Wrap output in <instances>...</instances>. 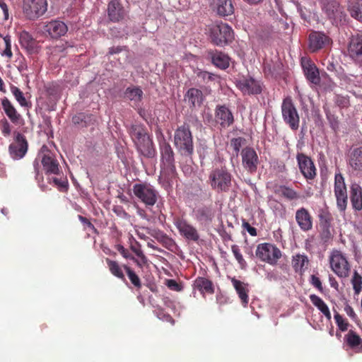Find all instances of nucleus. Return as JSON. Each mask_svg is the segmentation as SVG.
<instances>
[{"label": "nucleus", "instance_id": "obj_1", "mask_svg": "<svg viewBox=\"0 0 362 362\" xmlns=\"http://www.w3.org/2000/svg\"><path fill=\"white\" fill-rule=\"evenodd\" d=\"M131 137L138 152L146 158H153L156 151L152 139L141 126L133 125L130 131Z\"/></svg>", "mask_w": 362, "mask_h": 362}, {"label": "nucleus", "instance_id": "obj_2", "mask_svg": "<svg viewBox=\"0 0 362 362\" xmlns=\"http://www.w3.org/2000/svg\"><path fill=\"white\" fill-rule=\"evenodd\" d=\"M174 145L181 155L185 156L192 155L193 138L188 125L183 124L177 128L174 134Z\"/></svg>", "mask_w": 362, "mask_h": 362}, {"label": "nucleus", "instance_id": "obj_3", "mask_svg": "<svg viewBox=\"0 0 362 362\" xmlns=\"http://www.w3.org/2000/svg\"><path fill=\"white\" fill-rule=\"evenodd\" d=\"M209 184L217 192H227L232 186V175L225 167L215 168L209 173Z\"/></svg>", "mask_w": 362, "mask_h": 362}, {"label": "nucleus", "instance_id": "obj_4", "mask_svg": "<svg viewBox=\"0 0 362 362\" xmlns=\"http://www.w3.org/2000/svg\"><path fill=\"white\" fill-rule=\"evenodd\" d=\"M329 263L332 271L339 278L345 279L351 272V264L346 253L339 250H332L329 255Z\"/></svg>", "mask_w": 362, "mask_h": 362}, {"label": "nucleus", "instance_id": "obj_5", "mask_svg": "<svg viewBox=\"0 0 362 362\" xmlns=\"http://www.w3.org/2000/svg\"><path fill=\"white\" fill-rule=\"evenodd\" d=\"M208 33L211 42L217 46H223L233 39L231 27L222 22L209 25Z\"/></svg>", "mask_w": 362, "mask_h": 362}, {"label": "nucleus", "instance_id": "obj_6", "mask_svg": "<svg viewBox=\"0 0 362 362\" xmlns=\"http://www.w3.org/2000/svg\"><path fill=\"white\" fill-rule=\"evenodd\" d=\"M160 173L168 178L173 177L175 173L174 153L170 145L163 139L160 142Z\"/></svg>", "mask_w": 362, "mask_h": 362}, {"label": "nucleus", "instance_id": "obj_7", "mask_svg": "<svg viewBox=\"0 0 362 362\" xmlns=\"http://www.w3.org/2000/svg\"><path fill=\"white\" fill-rule=\"evenodd\" d=\"M135 197L146 206H153L158 197V192L148 183H138L133 187Z\"/></svg>", "mask_w": 362, "mask_h": 362}, {"label": "nucleus", "instance_id": "obj_8", "mask_svg": "<svg viewBox=\"0 0 362 362\" xmlns=\"http://www.w3.org/2000/svg\"><path fill=\"white\" fill-rule=\"evenodd\" d=\"M281 115L284 122L293 131L299 128L300 117L291 98H285L281 104Z\"/></svg>", "mask_w": 362, "mask_h": 362}, {"label": "nucleus", "instance_id": "obj_9", "mask_svg": "<svg viewBox=\"0 0 362 362\" xmlns=\"http://www.w3.org/2000/svg\"><path fill=\"white\" fill-rule=\"evenodd\" d=\"M23 12L29 20H36L47 10V0H23Z\"/></svg>", "mask_w": 362, "mask_h": 362}, {"label": "nucleus", "instance_id": "obj_10", "mask_svg": "<svg viewBox=\"0 0 362 362\" xmlns=\"http://www.w3.org/2000/svg\"><path fill=\"white\" fill-rule=\"evenodd\" d=\"M256 255L262 261L276 264L281 257V250L274 245L262 243L257 246Z\"/></svg>", "mask_w": 362, "mask_h": 362}, {"label": "nucleus", "instance_id": "obj_11", "mask_svg": "<svg viewBox=\"0 0 362 362\" xmlns=\"http://www.w3.org/2000/svg\"><path fill=\"white\" fill-rule=\"evenodd\" d=\"M334 195L337 207L341 211H344L347 204V192L344 178L340 172L336 173L334 176Z\"/></svg>", "mask_w": 362, "mask_h": 362}, {"label": "nucleus", "instance_id": "obj_12", "mask_svg": "<svg viewBox=\"0 0 362 362\" xmlns=\"http://www.w3.org/2000/svg\"><path fill=\"white\" fill-rule=\"evenodd\" d=\"M174 225L179 231L181 236L186 240L193 242H198L199 234L197 228L188 223L185 219L177 218L174 221Z\"/></svg>", "mask_w": 362, "mask_h": 362}, {"label": "nucleus", "instance_id": "obj_13", "mask_svg": "<svg viewBox=\"0 0 362 362\" xmlns=\"http://www.w3.org/2000/svg\"><path fill=\"white\" fill-rule=\"evenodd\" d=\"M28 146L25 137L21 133H16L13 141L9 145V153L13 159H21L27 153Z\"/></svg>", "mask_w": 362, "mask_h": 362}, {"label": "nucleus", "instance_id": "obj_14", "mask_svg": "<svg viewBox=\"0 0 362 362\" xmlns=\"http://www.w3.org/2000/svg\"><path fill=\"white\" fill-rule=\"evenodd\" d=\"M39 156L42 158V165L47 173H59L58 161L55 158L54 153L49 150L47 146L43 145L42 146Z\"/></svg>", "mask_w": 362, "mask_h": 362}, {"label": "nucleus", "instance_id": "obj_15", "mask_svg": "<svg viewBox=\"0 0 362 362\" xmlns=\"http://www.w3.org/2000/svg\"><path fill=\"white\" fill-rule=\"evenodd\" d=\"M240 155L243 167L250 173H255L259 163V158L255 149L245 147L242 150Z\"/></svg>", "mask_w": 362, "mask_h": 362}, {"label": "nucleus", "instance_id": "obj_16", "mask_svg": "<svg viewBox=\"0 0 362 362\" xmlns=\"http://www.w3.org/2000/svg\"><path fill=\"white\" fill-rule=\"evenodd\" d=\"M235 83L244 95H257L262 92L261 83L252 77H243L237 80Z\"/></svg>", "mask_w": 362, "mask_h": 362}, {"label": "nucleus", "instance_id": "obj_17", "mask_svg": "<svg viewBox=\"0 0 362 362\" xmlns=\"http://www.w3.org/2000/svg\"><path fill=\"white\" fill-rule=\"evenodd\" d=\"M215 121L222 128L229 127L234 122L231 110L226 105H217L215 110Z\"/></svg>", "mask_w": 362, "mask_h": 362}, {"label": "nucleus", "instance_id": "obj_18", "mask_svg": "<svg viewBox=\"0 0 362 362\" xmlns=\"http://www.w3.org/2000/svg\"><path fill=\"white\" fill-rule=\"evenodd\" d=\"M297 160L301 173L306 179H313L316 175V168L313 160L303 153L297 155Z\"/></svg>", "mask_w": 362, "mask_h": 362}, {"label": "nucleus", "instance_id": "obj_19", "mask_svg": "<svg viewBox=\"0 0 362 362\" xmlns=\"http://www.w3.org/2000/svg\"><path fill=\"white\" fill-rule=\"evenodd\" d=\"M322 11L332 23L341 21L343 11L337 1L334 0H325L322 3Z\"/></svg>", "mask_w": 362, "mask_h": 362}, {"label": "nucleus", "instance_id": "obj_20", "mask_svg": "<svg viewBox=\"0 0 362 362\" xmlns=\"http://www.w3.org/2000/svg\"><path fill=\"white\" fill-rule=\"evenodd\" d=\"M301 66L306 78L313 84L320 83V74L315 64L307 57L301 58Z\"/></svg>", "mask_w": 362, "mask_h": 362}, {"label": "nucleus", "instance_id": "obj_21", "mask_svg": "<svg viewBox=\"0 0 362 362\" xmlns=\"http://www.w3.org/2000/svg\"><path fill=\"white\" fill-rule=\"evenodd\" d=\"M205 97L204 93L200 89L190 88L185 94L184 98L191 107L199 108L204 103Z\"/></svg>", "mask_w": 362, "mask_h": 362}, {"label": "nucleus", "instance_id": "obj_22", "mask_svg": "<svg viewBox=\"0 0 362 362\" xmlns=\"http://www.w3.org/2000/svg\"><path fill=\"white\" fill-rule=\"evenodd\" d=\"M295 218L301 230L309 231L313 228V218L305 208L298 209L296 212Z\"/></svg>", "mask_w": 362, "mask_h": 362}, {"label": "nucleus", "instance_id": "obj_23", "mask_svg": "<svg viewBox=\"0 0 362 362\" xmlns=\"http://www.w3.org/2000/svg\"><path fill=\"white\" fill-rule=\"evenodd\" d=\"M347 164L353 171H362V146L351 149L347 155Z\"/></svg>", "mask_w": 362, "mask_h": 362}, {"label": "nucleus", "instance_id": "obj_24", "mask_svg": "<svg viewBox=\"0 0 362 362\" xmlns=\"http://www.w3.org/2000/svg\"><path fill=\"white\" fill-rule=\"evenodd\" d=\"M211 7L221 17L228 16L234 13L232 0H213Z\"/></svg>", "mask_w": 362, "mask_h": 362}, {"label": "nucleus", "instance_id": "obj_25", "mask_svg": "<svg viewBox=\"0 0 362 362\" xmlns=\"http://www.w3.org/2000/svg\"><path fill=\"white\" fill-rule=\"evenodd\" d=\"M330 42L329 37L323 33L313 32L309 35V49L311 52H316Z\"/></svg>", "mask_w": 362, "mask_h": 362}, {"label": "nucleus", "instance_id": "obj_26", "mask_svg": "<svg viewBox=\"0 0 362 362\" xmlns=\"http://www.w3.org/2000/svg\"><path fill=\"white\" fill-rule=\"evenodd\" d=\"M68 30L66 25L60 21H52L45 25V31L52 38L64 35Z\"/></svg>", "mask_w": 362, "mask_h": 362}, {"label": "nucleus", "instance_id": "obj_27", "mask_svg": "<svg viewBox=\"0 0 362 362\" xmlns=\"http://www.w3.org/2000/svg\"><path fill=\"white\" fill-rule=\"evenodd\" d=\"M107 14L110 20L113 22H118L124 18V10L117 0H111L109 2Z\"/></svg>", "mask_w": 362, "mask_h": 362}, {"label": "nucleus", "instance_id": "obj_28", "mask_svg": "<svg viewBox=\"0 0 362 362\" xmlns=\"http://www.w3.org/2000/svg\"><path fill=\"white\" fill-rule=\"evenodd\" d=\"M350 199L354 210L362 211V189L358 184H352L350 190Z\"/></svg>", "mask_w": 362, "mask_h": 362}, {"label": "nucleus", "instance_id": "obj_29", "mask_svg": "<svg viewBox=\"0 0 362 362\" xmlns=\"http://www.w3.org/2000/svg\"><path fill=\"white\" fill-rule=\"evenodd\" d=\"M1 105L6 115L10 120L13 124H20L22 120L21 116L7 98L2 99Z\"/></svg>", "mask_w": 362, "mask_h": 362}, {"label": "nucleus", "instance_id": "obj_30", "mask_svg": "<svg viewBox=\"0 0 362 362\" xmlns=\"http://www.w3.org/2000/svg\"><path fill=\"white\" fill-rule=\"evenodd\" d=\"M231 282L233 286H234L236 292L238 294L239 298L242 301V304L244 307H246L248 303V292L249 290L247 288V284L235 279H231Z\"/></svg>", "mask_w": 362, "mask_h": 362}, {"label": "nucleus", "instance_id": "obj_31", "mask_svg": "<svg viewBox=\"0 0 362 362\" xmlns=\"http://www.w3.org/2000/svg\"><path fill=\"white\" fill-rule=\"evenodd\" d=\"M349 53L352 58L362 60V35L351 39L349 43Z\"/></svg>", "mask_w": 362, "mask_h": 362}, {"label": "nucleus", "instance_id": "obj_32", "mask_svg": "<svg viewBox=\"0 0 362 362\" xmlns=\"http://www.w3.org/2000/svg\"><path fill=\"white\" fill-rule=\"evenodd\" d=\"M309 298L311 303L322 313L327 320L330 321L332 318L331 313L325 302L315 294L310 295Z\"/></svg>", "mask_w": 362, "mask_h": 362}, {"label": "nucleus", "instance_id": "obj_33", "mask_svg": "<svg viewBox=\"0 0 362 362\" xmlns=\"http://www.w3.org/2000/svg\"><path fill=\"white\" fill-rule=\"evenodd\" d=\"M19 42L22 47L25 48L29 52L36 51V42L33 37L26 31H23L19 35Z\"/></svg>", "mask_w": 362, "mask_h": 362}, {"label": "nucleus", "instance_id": "obj_34", "mask_svg": "<svg viewBox=\"0 0 362 362\" xmlns=\"http://www.w3.org/2000/svg\"><path fill=\"white\" fill-rule=\"evenodd\" d=\"M194 288L199 291L203 295L213 293L214 291L211 281L204 277H198L195 279Z\"/></svg>", "mask_w": 362, "mask_h": 362}, {"label": "nucleus", "instance_id": "obj_35", "mask_svg": "<svg viewBox=\"0 0 362 362\" xmlns=\"http://www.w3.org/2000/svg\"><path fill=\"white\" fill-rule=\"evenodd\" d=\"M212 63L216 67L226 69L229 66L230 58L228 55L221 52H215L211 56Z\"/></svg>", "mask_w": 362, "mask_h": 362}, {"label": "nucleus", "instance_id": "obj_36", "mask_svg": "<svg viewBox=\"0 0 362 362\" xmlns=\"http://www.w3.org/2000/svg\"><path fill=\"white\" fill-rule=\"evenodd\" d=\"M129 244L131 250L139 257L138 259L141 263L142 267L143 265L147 263L148 259L141 250V244L133 237L129 238Z\"/></svg>", "mask_w": 362, "mask_h": 362}, {"label": "nucleus", "instance_id": "obj_37", "mask_svg": "<svg viewBox=\"0 0 362 362\" xmlns=\"http://www.w3.org/2000/svg\"><path fill=\"white\" fill-rule=\"evenodd\" d=\"M308 263V258L305 255L296 254L292 257V266L296 272H302Z\"/></svg>", "mask_w": 362, "mask_h": 362}, {"label": "nucleus", "instance_id": "obj_38", "mask_svg": "<svg viewBox=\"0 0 362 362\" xmlns=\"http://www.w3.org/2000/svg\"><path fill=\"white\" fill-rule=\"evenodd\" d=\"M276 193H278L285 197L286 199L292 201L299 198V195L293 189L286 185H280L276 189Z\"/></svg>", "mask_w": 362, "mask_h": 362}, {"label": "nucleus", "instance_id": "obj_39", "mask_svg": "<svg viewBox=\"0 0 362 362\" xmlns=\"http://www.w3.org/2000/svg\"><path fill=\"white\" fill-rule=\"evenodd\" d=\"M345 339L351 348H362V339L355 332L350 330L345 336Z\"/></svg>", "mask_w": 362, "mask_h": 362}, {"label": "nucleus", "instance_id": "obj_40", "mask_svg": "<svg viewBox=\"0 0 362 362\" xmlns=\"http://www.w3.org/2000/svg\"><path fill=\"white\" fill-rule=\"evenodd\" d=\"M349 9L353 18L362 22V0H353Z\"/></svg>", "mask_w": 362, "mask_h": 362}, {"label": "nucleus", "instance_id": "obj_41", "mask_svg": "<svg viewBox=\"0 0 362 362\" xmlns=\"http://www.w3.org/2000/svg\"><path fill=\"white\" fill-rule=\"evenodd\" d=\"M105 261L110 269V272L112 275L122 280L125 279L122 268L116 261L111 260L110 259L108 258H107Z\"/></svg>", "mask_w": 362, "mask_h": 362}, {"label": "nucleus", "instance_id": "obj_42", "mask_svg": "<svg viewBox=\"0 0 362 362\" xmlns=\"http://www.w3.org/2000/svg\"><path fill=\"white\" fill-rule=\"evenodd\" d=\"M194 212L195 219L199 222L204 223L211 220L212 214L208 208L198 209Z\"/></svg>", "mask_w": 362, "mask_h": 362}, {"label": "nucleus", "instance_id": "obj_43", "mask_svg": "<svg viewBox=\"0 0 362 362\" xmlns=\"http://www.w3.org/2000/svg\"><path fill=\"white\" fill-rule=\"evenodd\" d=\"M126 97L135 103L140 102L143 96V91L139 87L128 88L125 92Z\"/></svg>", "mask_w": 362, "mask_h": 362}, {"label": "nucleus", "instance_id": "obj_44", "mask_svg": "<svg viewBox=\"0 0 362 362\" xmlns=\"http://www.w3.org/2000/svg\"><path fill=\"white\" fill-rule=\"evenodd\" d=\"M334 318L337 324V326L340 331L346 332L348 330L349 324L347 320L336 310H334Z\"/></svg>", "mask_w": 362, "mask_h": 362}, {"label": "nucleus", "instance_id": "obj_45", "mask_svg": "<svg viewBox=\"0 0 362 362\" xmlns=\"http://www.w3.org/2000/svg\"><path fill=\"white\" fill-rule=\"evenodd\" d=\"M231 251H232L235 259L238 262L240 267L243 269H245L247 267V262L244 259V258L241 254L240 247L237 245H233L231 246Z\"/></svg>", "mask_w": 362, "mask_h": 362}, {"label": "nucleus", "instance_id": "obj_46", "mask_svg": "<svg viewBox=\"0 0 362 362\" xmlns=\"http://www.w3.org/2000/svg\"><path fill=\"white\" fill-rule=\"evenodd\" d=\"M351 284L356 295H358L362 289V277L355 271L351 279Z\"/></svg>", "mask_w": 362, "mask_h": 362}, {"label": "nucleus", "instance_id": "obj_47", "mask_svg": "<svg viewBox=\"0 0 362 362\" xmlns=\"http://www.w3.org/2000/svg\"><path fill=\"white\" fill-rule=\"evenodd\" d=\"M11 92L15 97L16 100L22 107H28V103L27 102L23 92L17 87H13Z\"/></svg>", "mask_w": 362, "mask_h": 362}, {"label": "nucleus", "instance_id": "obj_48", "mask_svg": "<svg viewBox=\"0 0 362 362\" xmlns=\"http://www.w3.org/2000/svg\"><path fill=\"white\" fill-rule=\"evenodd\" d=\"M131 282L136 287L141 286V281L136 273L128 266H123Z\"/></svg>", "mask_w": 362, "mask_h": 362}, {"label": "nucleus", "instance_id": "obj_49", "mask_svg": "<svg viewBox=\"0 0 362 362\" xmlns=\"http://www.w3.org/2000/svg\"><path fill=\"white\" fill-rule=\"evenodd\" d=\"M145 229L148 235L160 242L165 241V239H168L167 235L160 230L149 228Z\"/></svg>", "mask_w": 362, "mask_h": 362}, {"label": "nucleus", "instance_id": "obj_50", "mask_svg": "<svg viewBox=\"0 0 362 362\" xmlns=\"http://www.w3.org/2000/svg\"><path fill=\"white\" fill-rule=\"evenodd\" d=\"M118 251L119 253L126 259H130L132 261H134L136 265L139 267H141V263H140V261L135 258L134 256H132L129 251L124 248L122 245H119L117 247Z\"/></svg>", "mask_w": 362, "mask_h": 362}, {"label": "nucleus", "instance_id": "obj_51", "mask_svg": "<svg viewBox=\"0 0 362 362\" xmlns=\"http://www.w3.org/2000/svg\"><path fill=\"white\" fill-rule=\"evenodd\" d=\"M0 124H1V130L2 134L6 137L10 136V134L11 133V124L7 121V119H1Z\"/></svg>", "mask_w": 362, "mask_h": 362}, {"label": "nucleus", "instance_id": "obj_52", "mask_svg": "<svg viewBox=\"0 0 362 362\" xmlns=\"http://www.w3.org/2000/svg\"><path fill=\"white\" fill-rule=\"evenodd\" d=\"M166 286L168 288L175 291H181L183 289V286L174 279L167 280Z\"/></svg>", "mask_w": 362, "mask_h": 362}, {"label": "nucleus", "instance_id": "obj_53", "mask_svg": "<svg viewBox=\"0 0 362 362\" xmlns=\"http://www.w3.org/2000/svg\"><path fill=\"white\" fill-rule=\"evenodd\" d=\"M344 311L346 313V315L356 323H357L358 320V317L354 310L353 308L349 305V304H346L344 307Z\"/></svg>", "mask_w": 362, "mask_h": 362}, {"label": "nucleus", "instance_id": "obj_54", "mask_svg": "<svg viewBox=\"0 0 362 362\" xmlns=\"http://www.w3.org/2000/svg\"><path fill=\"white\" fill-rule=\"evenodd\" d=\"M156 314L159 319H160L163 321L169 322L172 325H174L175 320L173 319V317L169 314L165 313L163 312V310H156Z\"/></svg>", "mask_w": 362, "mask_h": 362}, {"label": "nucleus", "instance_id": "obj_55", "mask_svg": "<svg viewBox=\"0 0 362 362\" xmlns=\"http://www.w3.org/2000/svg\"><path fill=\"white\" fill-rule=\"evenodd\" d=\"M197 76L202 78L204 81H213L215 77L214 74L202 70L197 71Z\"/></svg>", "mask_w": 362, "mask_h": 362}, {"label": "nucleus", "instance_id": "obj_56", "mask_svg": "<svg viewBox=\"0 0 362 362\" xmlns=\"http://www.w3.org/2000/svg\"><path fill=\"white\" fill-rule=\"evenodd\" d=\"M242 143H243V138H241V137L234 138L231 140V142H230L231 146L233 147V150L236 153H238L240 151V149L242 146Z\"/></svg>", "mask_w": 362, "mask_h": 362}, {"label": "nucleus", "instance_id": "obj_57", "mask_svg": "<svg viewBox=\"0 0 362 362\" xmlns=\"http://www.w3.org/2000/svg\"><path fill=\"white\" fill-rule=\"evenodd\" d=\"M311 284L319 291H320L321 293L323 292V287L322 285V282L317 276H316L315 275L311 276Z\"/></svg>", "mask_w": 362, "mask_h": 362}, {"label": "nucleus", "instance_id": "obj_58", "mask_svg": "<svg viewBox=\"0 0 362 362\" xmlns=\"http://www.w3.org/2000/svg\"><path fill=\"white\" fill-rule=\"evenodd\" d=\"M113 211L118 216L123 218H127L129 216V214L124 210L123 207L121 206H115L113 208Z\"/></svg>", "mask_w": 362, "mask_h": 362}, {"label": "nucleus", "instance_id": "obj_59", "mask_svg": "<svg viewBox=\"0 0 362 362\" xmlns=\"http://www.w3.org/2000/svg\"><path fill=\"white\" fill-rule=\"evenodd\" d=\"M243 227L245 230H246L248 233L252 236H256L257 235V230L255 228L250 226V224L248 222L243 221Z\"/></svg>", "mask_w": 362, "mask_h": 362}, {"label": "nucleus", "instance_id": "obj_60", "mask_svg": "<svg viewBox=\"0 0 362 362\" xmlns=\"http://www.w3.org/2000/svg\"><path fill=\"white\" fill-rule=\"evenodd\" d=\"M320 219L321 222H324L326 224H329L331 221V217L328 212L322 211L320 214Z\"/></svg>", "mask_w": 362, "mask_h": 362}, {"label": "nucleus", "instance_id": "obj_61", "mask_svg": "<svg viewBox=\"0 0 362 362\" xmlns=\"http://www.w3.org/2000/svg\"><path fill=\"white\" fill-rule=\"evenodd\" d=\"M269 206L274 211H278L282 208L281 204L277 202L276 200L270 201Z\"/></svg>", "mask_w": 362, "mask_h": 362}, {"label": "nucleus", "instance_id": "obj_62", "mask_svg": "<svg viewBox=\"0 0 362 362\" xmlns=\"http://www.w3.org/2000/svg\"><path fill=\"white\" fill-rule=\"evenodd\" d=\"M0 8L2 9L4 12L5 18L7 19L8 16V9L6 4L4 2V0H0Z\"/></svg>", "mask_w": 362, "mask_h": 362}, {"label": "nucleus", "instance_id": "obj_63", "mask_svg": "<svg viewBox=\"0 0 362 362\" xmlns=\"http://www.w3.org/2000/svg\"><path fill=\"white\" fill-rule=\"evenodd\" d=\"M329 282L330 286L332 288H334V289L338 290L339 284H338L337 281L336 280V279L333 276H332V275L329 276Z\"/></svg>", "mask_w": 362, "mask_h": 362}, {"label": "nucleus", "instance_id": "obj_64", "mask_svg": "<svg viewBox=\"0 0 362 362\" xmlns=\"http://www.w3.org/2000/svg\"><path fill=\"white\" fill-rule=\"evenodd\" d=\"M136 234L137 235V236L141 239V240H149V238H148V236L146 235V234L144 233H143L142 231H141L140 229H136Z\"/></svg>", "mask_w": 362, "mask_h": 362}]
</instances>
